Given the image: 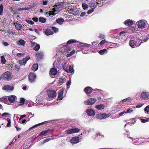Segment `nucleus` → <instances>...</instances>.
<instances>
[{
    "mask_svg": "<svg viewBox=\"0 0 149 149\" xmlns=\"http://www.w3.org/2000/svg\"><path fill=\"white\" fill-rule=\"evenodd\" d=\"M68 12L74 15H77L79 13V10L76 8H71L69 10Z\"/></svg>",
    "mask_w": 149,
    "mask_h": 149,
    "instance_id": "11",
    "label": "nucleus"
},
{
    "mask_svg": "<svg viewBox=\"0 0 149 149\" xmlns=\"http://www.w3.org/2000/svg\"><path fill=\"white\" fill-rule=\"evenodd\" d=\"M84 91L86 94H89L92 92V89L91 87L88 86L85 88Z\"/></svg>",
    "mask_w": 149,
    "mask_h": 149,
    "instance_id": "21",
    "label": "nucleus"
},
{
    "mask_svg": "<svg viewBox=\"0 0 149 149\" xmlns=\"http://www.w3.org/2000/svg\"><path fill=\"white\" fill-rule=\"evenodd\" d=\"M108 51L107 49H104L99 51V53L101 55H103L106 54L107 53Z\"/></svg>",
    "mask_w": 149,
    "mask_h": 149,
    "instance_id": "31",
    "label": "nucleus"
},
{
    "mask_svg": "<svg viewBox=\"0 0 149 149\" xmlns=\"http://www.w3.org/2000/svg\"><path fill=\"white\" fill-rule=\"evenodd\" d=\"M70 50V47L67 45H65L61 47L59 51L63 55H66L67 57H68L74 54L75 53L74 50H73L72 51L70 52V54H68Z\"/></svg>",
    "mask_w": 149,
    "mask_h": 149,
    "instance_id": "1",
    "label": "nucleus"
},
{
    "mask_svg": "<svg viewBox=\"0 0 149 149\" xmlns=\"http://www.w3.org/2000/svg\"><path fill=\"white\" fill-rule=\"evenodd\" d=\"M36 74L34 73H30L29 75V79L30 82H33L36 79Z\"/></svg>",
    "mask_w": 149,
    "mask_h": 149,
    "instance_id": "13",
    "label": "nucleus"
},
{
    "mask_svg": "<svg viewBox=\"0 0 149 149\" xmlns=\"http://www.w3.org/2000/svg\"><path fill=\"white\" fill-rule=\"evenodd\" d=\"M145 112L146 113L149 112V105L146 106L144 109Z\"/></svg>",
    "mask_w": 149,
    "mask_h": 149,
    "instance_id": "50",
    "label": "nucleus"
},
{
    "mask_svg": "<svg viewBox=\"0 0 149 149\" xmlns=\"http://www.w3.org/2000/svg\"><path fill=\"white\" fill-rule=\"evenodd\" d=\"M111 114L110 113L108 114L106 113H99L98 114L97 116V118L99 119H102L109 117L110 116Z\"/></svg>",
    "mask_w": 149,
    "mask_h": 149,
    "instance_id": "6",
    "label": "nucleus"
},
{
    "mask_svg": "<svg viewBox=\"0 0 149 149\" xmlns=\"http://www.w3.org/2000/svg\"><path fill=\"white\" fill-rule=\"evenodd\" d=\"M127 137L132 139L133 141V143L135 145H141L145 141V140L143 139L141 137L139 138L134 139L130 137L128 135H127Z\"/></svg>",
    "mask_w": 149,
    "mask_h": 149,
    "instance_id": "3",
    "label": "nucleus"
},
{
    "mask_svg": "<svg viewBox=\"0 0 149 149\" xmlns=\"http://www.w3.org/2000/svg\"><path fill=\"white\" fill-rule=\"evenodd\" d=\"M140 98L143 100H148L149 99V94L148 92H146L145 91H143L141 93Z\"/></svg>",
    "mask_w": 149,
    "mask_h": 149,
    "instance_id": "7",
    "label": "nucleus"
},
{
    "mask_svg": "<svg viewBox=\"0 0 149 149\" xmlns=\"http://www.w3.org/2000/svg\"><path fill=\"white\" fill-rule=\"evenodd\" d=\"M25 102V99L24 98H20V102L22 103V104H24V103Z\"/></svg>",
    "mask_w": 149,
    "mask_h": 149,
    "instance_id": "57",
    "label": "nucleus"
},
{
    "mask_svg": "<svg viewBox=\"0 0 149 149\" xmlns=\"http://www.w3.org/2000/svg\"><path fill=\"white\" fill-rule=\"evenodd\" d=\"M105 107L102 104L98 105L96 106V108L99 110L103 109Z\"/></svg>",
    "mask_w": 149,
    "mask_h": 149,
    "instance_id": "33",
    "label": "nucleus"
},
{
    "mask_svg": "<svg viewBox=\"0 0 149 149\" xmlns=\"http://www.w3.org/2000/svg\"><path fill=\"white\" fill-rule=\"evenodd\" d=\"M96 135L97 136H103L102 135V134L100 132L97 133Z\"/></svg>",
    "mask_w": 149,
    "mask_h": 149,
    "instance_id": "62",
    "label": "nucleus"
},
{
    "mask_svg": "<svg viewBox=\"0 0 149 149\" xmlns=\"http://www.w3.org/2000/svg\"><path fill=\"white\" fill-rule=\"evenodd\" d=\"M29 58H30L29 57H26L22 60H19V64L21 65H25L27 61H28Z\"/></svg>",
    "mask_w": 149,
    "mask_h": 149,
    "instance_id": "14",
    "label": "nucleus"
},
{
    "mask_svg": "<svg viewBox=\"0 0 149 149\" xmlns=\"http://www.w3.org/2000/svg\"><path fill=\"white\" fill-rule=\"evenodd\" d=\"M149 118H147L146 119H141V120L142 123H145L146 122H147L149 120Z\"/></svg>",
    "mask_w": 149,
    "mask_h": 149,
    "instance_id": "48",
    "label": "nucleus"
},
{
    "mask_svg": "<svg viewBox=\"0 0 149 149\" xmlns=\"http://www.w3.org/2000/svg\"><path fill=\"white\" fill-rule=\"evenodd\" d=\"M97 100L95 98H91L84 102V103L86 105H93Z\"/></svg>",
    "mask_w": 149,
    "mask_h": 149,
    "instance_id": "8",
    "label": "nucleus"
},
{
    "mask_svg": "<svg viewBox=\"0 0 149 149\" xmlns=\"http://www.w3.org/2000/svg\"><path fill=\"white\" fill-rule=\"evenodd\" d=\"M69 63L67 62L64 61L62 64V66L63 69L65 70L68 71V68Z\"/></svg>",
    "mask_w": 149,
    "mask_h": 149,
    "instance_id": "17",
    "label": "nucleus"
},
{
    "mask_svg": "<svg viewBox=\"0 0 149 149\" xmlns=\"http://www.w3.org/2000/svg\"><path fill=\"white\" fill-rule=\"evenodd\" d=\"M10 114L7 113L5 112L1 114V116H4L6 117H7V116H9Z\"/></svg>",
    "mask_w": 149,
    "mask_h": 149,
    "instance_id": "54",
    "label": "nucleus"
},
{
    "mask_svg": "<svg viewBox=\"0 0 149 149\" xmlns=\"http://www.w3.org/2000/svg\"><path fill=\"white\" fill-rule=\"evenodd\" d=\"M8 100L10 103H13L14 101L15 98L16 97L14 95H12L10 96H8Z\"/></svg>",
    "mask_w": 149,
    "mask_h": 149,
    "instance_id": "20",
    "label": "nucleus"
},
{
    "mask_svg": "<svg viewBox=\"0 0 149 149\" xmlns=\"http://www.w3.org/2000/svg\"><path fill=\"white\" fill-rule=\"evenodd\" d=\"M140 39L136 38H132L130 41V45L132 48L139 47L142 42H140Z\"/></svg>",
    "mask_w": 149,
    "mask_h": 149,
    "instance_id": "2",
    "label": "nucleus"
},
{
    "mask_svg": "<svg viewBox=\"0 0 149 149\" xmlns=\"http://www.w3.org/2000/svg\"><path fill=\"white\" fill-rule=\"evenodd\" d=\"M65 80V79H64L62 78H60L58 80V84L60 85H61L64 82Z\"/></svg>",
    "mask_w": 149,
    "mask_h": 149,
    "instance_id": "38",
    "label": "nucleus"
},
{
    "mask_svg": "<svg viewBox=\"0 0 149 149\" xmlns=\"http://www.w3.org/2000/svg\"><path fill=\"white\" fill-rule=\"evenodd\" d=\"M68 70H66V72L68 73H72L74 72V70L73 69V67H72L71 65H69L68 66Z\"/></svg>",
    "mask_w": 149,
    "mask_h": 149,
    "instance_id": "27",
    "label": "nucleus"
},
{
    "mask_svg": "<svg viewBox=\"0 0 149 149\" xmlns=\"http://www.w3.org/2000/svg\"><path fill=\"white\" fill-rule=\"evenodd\" d=\"M32 20L35 22H37L38 21V18L36 17H34L32 18Z\"/></svg>",
    "mask_w": 149,
    "mask_h": 149,
    "instance_id": "55",
    "label": "nucleus"
},
{
    "mask_svg": "<svg viewBox=\"0 0 149 149\" xmlns=\"http://www.w3.org/2000/svg\"><path fill=\"white\" fill-rule=\"evenodd\" d=\"M15 27L17 30H20L22 27V26L20 24L16 23Z\"/></svg>",
    "mask_w": 149,
    "mask_h": 149,
    "instance_id": "30",
    "label": "nucleus"
},
{
    "mask_svg": "<svg viewBox=\"0 0 149 149\" xmlns=\"http://www.w3.org/2000/svg\"><path fill=\"white\" fill-rule=\"evenodd\" d=\"M50 140V139L49 138H47L45 140H44L43 142H40L39 143L40 145H42L45 143L47 142Z\"/></svg>",
    "mask_w": 149,
    "mask_h": 149,
    "instance_id": "37",
    "label": "nucleus"
},
{
    "mask_svg": "<svg viewBox=\"0 0 149 149\" xmlns=\"http://www.w3.org/2000/svg\"><path fill=\"white\" fill-rule=\"evenodd\" d=\"M82 6L84 10L87 9L88 8V5L85 3H83L82 5Z\"/></svg>",
    "mask_w": 149,
    "mask_h": 149,
    "instance_id": "43",
    "label": "nucleus"
},
{
    "mask_svg": "<svg viewBox=\"0 0 149 149\" xmlns=\"http://www.w3.org/2000/svg\"><path fill=\"white\" fill-rule=\"evenodd\" d=\"M77 42V41L76 40L74 39H71L68 41L67 42V45L70 44L72 43L75 42ZM77 42L80 43V42H79L78 41H77Z\"/></svg>",
    "mask_w": 149,
    "mask_h": 149,
    "instance_id": "35",
    "label": "nucleus"
},
{
    "mask_svg": "<svg viewBox=\"0 0 149 149\" xmlns=\"http://www.w3.org/2000/svg\"><path fill=\"white\" fill-rule=\"evenodd\" d=\"M86 113L88 115L91 116H94L95 114V111L91 109H87L86 111Z\"/></svg>",
    "mask_w": 149,
    "mask_h": 149,
    "instance_id": "16",
    "label": "nucleus"
},
{
    "mask_svg": "<svg viewBox=\"0 0 149 149\" xmlns=\"http://www.w3.org/2000/svg\"><path fill=\"white\" fill-rule=\"evenodd\" d=\"M99 37L102 39H104V38L105 37V36L104 35H103L100 34V35L99 36Z\"/></svg>",
    "mask_w": 149,
    "mask_h": 149,
    "instance_id": "61",
    "label": "nucleus"
},
{
    "mask_svg": "<svg viewBox=\"0 0 149 149\" xmlns=\"http://www.w3.org/2000/svg\"><path fill=\"white\" fill-rule=\"evenodd\" d=\"M131 122H132V124H134L136 122L135 121V118H132L130 120Z\"/></svg>",
    "mask_w": 149,
    "mask_h": 149,
    "instance_id": "60",
    "label": "nucleus"
},
{
    "mask_svg": "<svg viewBox=\"0 0 149 149\" xmlns=\"http://www.w3.org/2000/svg\"><path fill=\"white\" fill-rule=\"evenodd\" d=\"M43 54L42 52L37 53L36 54V56L39 59H41L42 58Z\"/></svg>",
    "mask_w": 149,
    "mask_h": 149,
    "instance_id": "28",
    "label": "nucleus"
},
{
    "mask_svg": "<svg viewBox=\"0 0 149 149\" xmlns=\"http://www.w3.org/2000/svg\"><path fill=\"white\" fill-rule=\"evenodd\" d=\"M26 22L28 24H34V22L32 21L31 20V18H29L28 19H27L26 21Z\"/></svg>",
    "mask_w": 149,
    "mask_h": 149,
    "instance_id": "40",
    "label": "nucleus"
},
{
    "mask_svg": "<svg viewBox=\"0 0 149 149\" xmlns=\"http://www.w3.org/2000/svg\"><path fill=\"white\" fill-rule=\"evenodd\" d=\"M38 68V65L37 64H33L32 67V70L34 71H36Z\"/></svg>",
    "mask_w": 149,
    "mask_h": 149,
    "instance_id": "32",
    "label": "nucleus"
},
{
    "mask_svg": "<svg viewBox=\"0 0 149 149\" xmlns=\"http://www.w3.org/2000/svg\"><path fill=\"white\" fill-rule=\"evenodd\" d=\"M79 138L78 136L73 137L70 140V142L73 144L78 143L79 141Z\"/></svg>",
    "mask_w": 149,
    "mask_h": 149,
    "instance_id": "15",
    "label": "nucleus"
},
{
    "mask_svg": "<svg viewBox=\"0 0 149 149\" xmlns=\"http://www.w3.org/2000/svg\"><path fill=\"white\" fill-rule=\"evenodd\" d=\"M53 131V130H46L44 131H43L41 132L39 134V136H40L42 135H44V136H45V134L48 133L49 132H52Z\"/></svg>",
    "mask_w": 149,
    "mask_h": 149,
    "instance_id": "19",
    "label": "nucleus"
},
{
    "mask_svg": "<svg viewBox=\"0 0 149 149\" xmlns=\"http://www.w3.org/2000/svg\"><path fill=\"white\" fill-rule=\"evenodd\" d=\"M36 103L38 104H42V100L40 99L38 97L36 99Z\"/></svg>",
    "mask_w": 149,
    "mask_h": 149,
    "instance_id": "39",
    "label": "nucleus"
},
{
    "mask_svg": "<svg viewBox=\"0 0 149 149\" xmlns=\"http://www.w3.org/2000/svg\"><path fill=\"white\" fill-rule=\"evenodd\" d=\"M55 12H54V11L52 10V11H50L49 12V15L50 16H52L51 15H55V14L54 13Z\"/></svg>",
    "mask_w": 149,
    "mask_h": 149,
    "instance_id": "51",
    "label": "nucleus"
},
{
    "mask_svg": "<svg viewBox=\"0 0 149 149\" xmlns=\"http://www.w3.org/2000/svg\"><path fill=\"white\" fill-rule=\"evenodd\" d=\"M105 40H102L100 43L98 45V46H100V45H101L102 44H104L105 42Z\"/></svg>",
    "mask_w": 149,
    "mask_h": 149,
    "instance_id": "59",
    "label": "nucleus"
},
{
    "mask_svg": "<svg viewBox=\"0 0 149 149\" xmlns=\"http://www.w3.org/2000/svg\"><path fill=\"white\" fill-rule=\"evenodd\" d=\"M132 99L131 97H129L123 100L122 102H129Z\"/></svg>",
    "mask_w": 149,
    "mask_h": 149,
    "instance_id": "44",
    "label": "nucleus"
},
{
    "mask_svg": "<svg viewBox=\"0 0 149 149\" xmlns=\"http://www.w3.org/2000/svg\"><path fill=\"white\" fill-rule=\"evenodd\" d=\"M98 44V42L97 41L94 42H93L92 45L94 46L95 47H97V45Z\"/></svg>",
    "mask_w": 149,
    "mask_h": 149,
    "instance_id": "53",
    "label": "nucleus"
},
{
    "mask_svg": "<svg viewBox=\"0 0 149 149\" xmlns=\"http://www.w3.org/2000/svg\"><path fill=\"white\" fill-rule=\"evenodd\" d=\"M25 42L23 40H19L17 42V44L18 45H20L23 46H24Z\"/></svg>",
    "mask_w": 149,
    "mask_h": 149,
    "instance_id": "29",
    "label": "nucleus"
},
{
    "mask_svg": "<svg viewBox=\"0 0 149 149\" xmlns=\"http://www.w3.org/2000/svg\"><path fill=\"white\" fill-rule=\"evenodd\" d=\"M45 33L46 35L49 36L50 35L53 34V32L51 29H47L45 31Z\"/></svg>",
    "mask_w": 149,
    "mask_h": 149,
    "instance_id": "24",
    "label": "nucleus"
},
{
    "mask_svg": "<svg viewBox=\"0 0 149 149\" xmlns=\"http://www.w3.org/2000/svg\"><path fill=\"white\" fill-rule=\"evenodd\" d=\"M63 90H60L58 92V97L57 99V100L58 101V100H61V99H60V98L63 96Z\"/></svg>",
    "mask_w": 149,
    "mask_h": 149,
    "instance_id": "25",
    "label": "nucleus"
},
{
    "mask_svg": "<svg viewBox=\"0 0 149 149\" xmlns=\"http://www.w3.org/2000/svg\"><path fill=\"white\" fill-rule=\"evenodd\" d=\"M7 121H8V123L6 125V126L7 127H10L11 126L10 125V123H11V121L10 120V119L7 118Z\"/></svg>",
    "mask_w": 149,
    "mask_h": 149,
    "instance_id": "49",
    "label": "nucleus"
},
{
    "mask_svg": "<svg viewBox=\"0 0 149 149\" xmlns=\"http://www.w3.org/2000/svg\"><path fill=\"white\" fill-rule=\"evenodd\" d=\"M1 77L4 79L7 80H10L12 77L11 74L8 72H6L2 74Z\"/></svg>",
    "mask_w": 149,
    "mask_h": 149,
    "instance_id": "5",
    "label": "nucleus"
},
{
    "mask_svg": "<svg viewBox=\"0 0 149 149\" xmlns=\"http://www.w3.org/2000/svg\"><path fill=\"white\" fill-rule=\"evenodd\" d=\"M47 1H43L42 4L44 5H46L47 4Z\"/></svg>",
    "mask_w": 149,
    "mask_h": 149,
    "instance_id": "63",
    "label": "nucleus"
},
{
    "mask_svg": "<svg viewBox=\"0 0 149 149\" xmlns=\"http://www.w3.org/2000/svg\"><path fill=\"white\" fill-rule=\"evenodd\" d=\"M94 8H92L91 10H89L88 11L87 13L88 14H89L91 13H92V12H93L94 11Z\"/></svg>",
    "mask_w": 149,
    "mask_h": 149,
    "instance_id": "56",
    "label": "nucleus"
},
{
    "mask_svg": "<svg viewBox=\"0 0 149 149\" xmlns=\"http://www.w3.org/2000/svg\"><path fill=\"white\" fill-rule=\"evenodd\" d=\"M133 111V110L132 109H128L126 111V113H130Z\"/></svg>",
    "mask_w": 149,
    "mask_h": 149,
    "instance_id": "58",
    "label": "nucleus"
},
{
    "mask_svg": "<svg viewBox=\"0 0 149 149\" xmlns=\"http://www.w3.org/2000/svg\"><path fill=\"white\" fill-rule=\"evenodd\" d=\"M47 123V121H44V122H43L42 123H39V124H37L32 127H30V128H29V130H31L34 128H35V127H36L37 126H40V125H44L45 124H46V123Z\"/></svg>",
    "mask_w": 149,
    "mask_h": 149,
    "instance_id": "26",
    "label": "nucleus"
},
{
    "mask_svg": "<svg viewBox=\"0 0 149 149\" xmlns=\"http://www.w3.org/2000/svg\"><path fill=\"white\" fill-rule=\"evenodd\" d=\"M39 22L42 23H45L46 21V18L42 17H40L38 19Z\"/></svg>",
    "mask_w": 149,
    "mask_h": 149,
    "instance_id": "36",
    "label": "nucleus"
},
{
    "mask_svg": "<svg viewBox=\"0 0 149 149\" xmlns=\"http://www.w3.org/2000/svg\"><path fill=\"white\" fill-rule=\"evenodd\" d=\"M57 73V69L54 67L51 69L50 71L49 74L51 77L54 78V76L56 75Z\"/></svg>",
    "mask_w": 149,
    "mask_h": 149,
    "instance_id": "10",
    "label": "nucleus"
},
{
    "mask_svg": "<svg viewBox=\"0 0 149 149\" xmlns=\"http://www.w3.org/2000/svg\"><path fill=\"white\" fill-rule=\"evenodd\" d=\"M8 98H7L6 97H3L1 98V101L2 102L8 101Z\"/></svg>",
    "mask_w": 149,
    "mask_h": 149,
    "instance_id": "47",
    "label": "nucleus"
},
{
    "mask_svg": "<svg viewBox=\"0 0 149 149\" xmlns=\"http://www.w3.org/2000/svg\"><path fill=\"white\" fill-rule=\"evenodd\" d=\"M3 6L2 4H1L0 6V15L3 14Z\"/></svg>",
    "mask_w": 149,
    "mask_h": 149,
    "instance_id": "45",
    "label": "nucleus"
},
{
    "mask_svg": "<svg viewBox=\"0 0 149 149\" xmlns=\"http://www.w3.org/2000/svg\"><path fill=\"white\" fill-rule=\"evenodd\" d=\"M54 8H53L52 10L54 11V12H58L61 10L60 7L59 6L55 5L54 6Z\"/></svg>",
    "mask_w": 149,
    "mask_h": 149,
    "instance_id": "22",
    "label": "nucleus"
},
{
    "mask_svg": "<svg viewBox=\"0 0 149 149\" xmlns=\"http://www.w3.org/2000/svg\"><path fill=\"white\" fill-rule=\"evenodd\" d=\"M124 24L126 26H130L133 24V22L130 19H128L125 20L124 22Z\"/></svg>",
    "mask_w": 149,
    "mask_h": 149,
    "instance_id": "18",
    "label": "nucleus"
},
{
    "mask_svg": "<svg viewBox=\"0 0 149 149\" xmlns=\"http://www.w3.org/2000/svg\"><path fill=\"white\" fill-rule=\"evenodd\" d=\"M13 89V87L8 85L5 86L3 88V89L8 91L12 90Z\"/></svg>",
    "mask_w": 149,
    "mask_h": 149,
    "instance_id": "23",
    "label": "nucleus"
},
{
    "mask_svg": "<svg viewBox=\"0 0 149 149\" xmlns=\"http://www.w3.org/2000/svg\"><path fill=\"white\" fill-rule=\"evenodd\" d=\"M79 129L78 128H72L66 131L68 134H71L74 133H77L79 131Z\"/></svg>",
    "mask_w": 149,
    "mask_h": 149,
    "instance_id": "12",
    "label": "nucleus"
},
{
    "mask_svg": "<svg viewBox=\"0 0 149 149\" xmlns=\"http://www.w3.org/2000/svg\"><path fill=\"white\" fill-rule=\"evenodd\" d=\"M40 48V45L38 44H37L33 48V49L36 51H38L39 50Z\"/></svg>",
    "mask_w": 149,
    "mask_h": 149,
    "instance_id": "41",
    "label": "nucleus"
},
{
    "mask_svg": "<svg viewBox=\"0 0 149 149\" xmlns=\"http://www.w3.org/2000/svg\"><path fill=\"white\" fill-rule=\"evenodd\" d=\"M1 63L3 64H5L6 62V60L5 59L4 56H2L1 57Z\"/></svg>",
    "mask_w": 149,
    "mask_h": 149,
    "instance_id": "42",
    "label": "nucleus"
},
{
    "mask_svg": "<svg viewBox=\"0 0 149 149\" xmlns=\"http://www.w3.org/2000/svg\"><path fill=\"white\" fill-rule=\"evenodd\" d=\"M137 23H138V27L139 28H143L146 25V23L143 20H141L138 21Z\"/></svg>",
    "mask_w": 149,
    "mask_h": 149,
    "instance_id": "9",
    "label": "nucleus"
},
{
    "mask_svg": "<svg viewBox=\"0 0 149 149\" xmlns=\"http://www.w3.org/2000/svg\"><path fill=\"white\" fill-rule=\"evenodd\" d=\"M56 21L57 23L61 25L64 22V20L63 18H59L56 20Z\"/></svg>",
    "mask_w": 149,
    "mask_h": 149,
    "instance_id": "34",
    "label": "nucleus"
},
{
    "mask_svg": "<svg viewBox=\"0 0 149 149\" xmlns=\"http://www.w3.org/2000/svg\"><path fill=\"white\" fill-rule=\"evenodd\" d=\"M52 29L55 33H56L58 31V29L55 27H52Z\"/></svg>",
    "mask_w": 149,
    "mask_h": 149,
    "instance_id": "52",
    "label": "nucleus"
},
{
    "mask_svg": "<svg viewBox=\"0 0 149 149\" xmlns=\"http://www.w3.org/2000/svg\"><path fill=\"white\" fill-rule=\"evenodd\" d=\"M125 113H126V112L124 111H123V112L120 113L119 114V115L120 116H123L124 114H125Z\"/></svg>",
    "mask_w": 149,
    "mask_h": 149,
    "instance_id": "64",
    "label": "nucleus"
},
{
    "mask_svg": "<svg viewBox=\"0 0 149 149\" xmlns=\"http://www.w3.org/2000/svg\"><path fill=\"white\" fill-rule=\"evenodd\" d=\"M79 44L81 45V46L84 47H89L90 45L87 44L85 43H81Z\"/></svg>",
    "mask_w": 149,
    "mask_h": 149,
    "instance_id": "46",
    "label": "nucleus"
},
{
    "mask_svg": "<svg viewBox=\"0 0 149 149\" xmlns=\"http://www.w3.org/2000/svg\"><path fill=\"white\" fill-rule=\"evenodd\" d=\"M47 94L48 97L51 98H53L56 97L57 95L56 91L51 89H49L47 90Z\"/></svg>",
    "mask_w": 149,
    "mask_h": 149,
    "instance_id": "4",
    "label": "nucleus"
}]
</instances>
